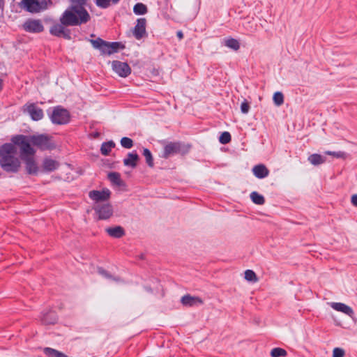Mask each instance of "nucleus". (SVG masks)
I'll use <instances>...</instances> for the list:
<instances>
[{"label": "nucleus", "instance_id": "f257e3e1", "mask_svg": "<svg viewBox=\"0 0 357 357\" xmlns=\"http://www.w3.org/2000/svg\"><path fill=\"white\" fill-rule=\"evenodd\" d=\"M11 142L4 143L0 146V167L7 173H17L21 168V161L15 155L17 146H22V143H28L38 147L40 151H52L56 145L53 137L47 134L33 135H15L10 139Z\"/></svg>", "mask_w": 357, "mask_h": 357}, {"label": "nucleus", "instance_id": "f03ea898", "mask_svg": "<svg viewBox=\"0 0 357 357\" xmlns=\"http://www.w3.org/2000/svg\"><path fill=\"white\" fill-rule=\"evenodd\" d=\"M91 20L86 7L69 6L61 15L59 20L64 26H80Z\"/></svg>", "mask_w": 357, "mask_h": 357}, {"label": "nucleus", "instance_id": "7ed1b4c3", "mask_svg": "<svg viewBox=\"0 0 357 357\" xmlns=\"http://www.w3.org/2000/svg\"><path fill=\"white\" fill-rule=\"evenodd\" d=\"M20 149V158L25 165L26 173L29 175L37 176L40 172V167L35 159L36 150L30 146L28 143H22Z\"/></svg>", "mask_w": 357, "mask_h": 357}, {"label": "nucleus", "instance_id": "20e7f679", "mask_svg": "<svg viewBox=\"0 0 357 357\" xmlns=\"http://www.w3.org/2000/svg\"><path fill=\"white\" fill-rule=\"evenodd\" d=\"M163 146V151L161 157L167 159L169 157L179 154L182 156L187 155L192 149V144H185L181 141L167 142L165 139L160 141Z\"/></svg>", "mask_w": 357, "mask_h": 357}, {"label": "nucleus", "instance_id": "39448f33", "mask_svg": "<svg viewBox=\"0 0 357 357\" xmlns=\"http://www.w3.org/2000/svg\"><path fill=\"white\" fill-rule=\"evenodd\" d=\"M90 42L93 47L95 49L98 50L102 55H110L126 48V45L121 42H109L102 39L101 38L91 39L90 40Z\"/></svg>", "mask_w": 357, "mask_h": 357}, {"label": "nucleus", "instance_id": "423d86ee", "mask_svg": "<svg viewBox=\"0 0 357 357\" xmlns=\"http://www.w3.org/2000/svg\"><path fill=\"white\" fill-rule=\"evenodd\" d=\"M46 112L50 121L54 125H66L70 121V112L61 105L50 107Z\"/></svg>", "mask_w": 357, "mask_h": 357}, {"label": "nucleus", "instance_id": "0eeeda50", "mask_svg": "<svg viewBox=\"0 0 357 357\" xmlns=\"http://www.w3.org/2000/svg\"><path fill=\"white\" fill-rule=\"evenodd\" d=\"M95 213L98 215V220H107L113 215V207L111 204H103L93 207Z\"/></svg>", "mask_w": 357, "mask_h": 357}, {"label": "nucleus", "instance_id": "6e6552de", "mask_svg": "<svg viewBox=\"0 0 357 357\" xmlns=\"http://www.w3.org/2000/svg\"><path fill=\"white\" fill-rule=\"evenodd\" d=\"M112 70L121 77H127L131 74V68L126 62L113 61L112 62Z\"/></svg>", "mask_w": 357, "mask_h": 357}, {"label": "nucleus", "instance_id": "1a4fd4ad", "mask_svg": "<svg viewBox=\"0 0 357 357\" xmlns=\"http://www.w3.org/2000/svg\"><path fill=\"white\" fill-rule=\"evenodd\" d=\"M22 26L29 33H38L44 31V26L40 20L28 19Z\"/></svg>", "mask_w": 357, "mask_h": 357}, {"label": "nucleus", "instance_id": "9d476101", "mask_svg": "<svg viewBox=\"0 0 357 357\" xmlns=\"http://www.w3.org/2000/svg\"><path fill=\"white\" fill-rule=\"evenodd\" d=\"M89 197L96 202H103L109 200L111 197V191L108 188L101 190H93L89 192Z\"/></svg>", "mask_w": 357, "mask_h": 357}, {"label": "nucleus", "instance_id": "9b49d317", "mask_svg": "<svg viewBox=\"0 0 357 357\" xmlns=\"http://www.w3.org/2000/svg\"><path fill=\"white\" fill-rule=\"evenodd\" d=\"M20 5L26 11L31 13H36L42 10H45V6H41L40 0L22 1Z\"/></svg>", "mask_w": 357, "mask_h": 357}, {"label": "nucleus", "instance_id": "f8f14e48", "mask_svg": "<svg viewBox=\"0 0 357 357\" xmlns=\"http://www.w3.org/2000/svg\"><path fill=\"white\" fill-rule=\"evenodd\" d=\"M146 18H139L137 20V24L133 29V36L137 40H140L142 38L147 36L146 31Z\"/></svg>", "mask_w": 357, "mask_h": 357}, {"label": "nucleus", "instance_id": "ddd939ff", "mask_svg": "<svg viewBox=\"0 0 357 357\" xmlns=\"http://www.w3.org/2000/svg\"><path fill=\"white\" fill-rule=\"evenodd\" d=\"M58 315L54 310H48L41 313L40 321L44 325H54L58 321Z\"/></svg>", "mask_w": 357, "mask_h": 357}, {"label": "nucleus", "instance_id": "4468645a", "mask_svg": "<svg viewBox=\"0 0 357 357\" xmlns=\"http://www.w3.org/2000/svg\"><path fill=\"white\" fill-rule=\"evenodd\" d=\"M26 111L29 114L31 119L34 121H40L44 116L43 109L36 107L35 103H31L29 105L27 106Z\"/></svg>", "mask_w": 357, "mask_h": 357}, {"label": "nucleus", "instance_id": "2eb2a0df", "mask_svg": "<svg viewBox=\"0 0 357 357\" xmlns=\"http://www.w3.org/2000/svg\"><path fill=\"white\" fill-rule=\"evenodd\" d=\"M59 167V162L51 158L46 157L43 161V171L45 172H52Z\"/></svg>", "mask_w": 357, "mask_h": 357}, {"label": "nucleus", "instance_id": "dca6fc26", "mask_svg": "<svg viewBox=\"0 0 357 357\" xmlns=\"http://www.w3.org/2000/svg\"><path fill=\"white\" fill-rule=\"evenodd\" d=\"M139 156L136 151L128 153L127 158L123 159V165L127 167L135 168L137 166Z\"/></svg>", "mask_w": 357, "mask_h": 357}, {"label": "nucleus", "instance_id": "f3484780", "mask_svg": "<svg viewBox=\"0 0 357 357\" xmlns=\"http://www.w3.org/2000/svg\"><path fill=\"white\" fill-rule=\"evenodd\" d=\"M181 303L185 306H194L197 304H202L203 301L198 296H192L190 294H186L182 296L181 299Z\"/></svg>", "mask_w": 357, "mask_h": 357}, {"label": "nucleus", "instance_id": "a211bd4d", "mask_svg": "<svg viewBox=\"0 0 357 357\" xmlns=\"http://www.w3.org/2000/svg\"><path fill=\"white\" fill-rule=\"evenodd\" d=\"M252 172L257 178L262 179L268 176L269 170L264 165L259 164L254 166Z\"/></svg>", "mask_w": 357, "mask_h": 357}, {"label": "nucleus", "instance_id": "6ab92c4d", "mask_svg": "<svg viewBox=\"0 0 357 357\" xmlns=\"http://www.w3.org/2000/svg\"><path fill=\"white\" fill-rule=\"evenodd\" d=\"M331 307L334 310L338 312H343L351 317L354 314L353 309L350 306L342 303H332Z\"/></svg>", "mask_w": 357, "mask_h": 357}, {"label": "nucleus", "instance_id": "aec40b11", "mask_svg": "<svg viewBox=\"0 0 357 357\" xmlns=\"http://www.w3.org/2000/svg\"><path fill=\"white\" fill-rule=\"evenodd\" d=\"M105 231L109 236L116 238H120L126 234L125 229L121 226L107 227Z\"/></svg>", "mask_w": 357, "mask_h": 357}, {"label": "nucleus", "instance_id": "412c9836", "mask_svg": "<svg viewBox=\"0 0 357 357\" xmlns=\"http://www.w3.org/2000/svg\"><path fill=\"white\" fill-rule=\"evenodd\" d=\"M75 340H79V344H78V347H79V354L82 356V357H87V356H84L83 355L84 352H86L91 357H92L93 353H92V351H91V347L86 345V340L88 339L84 340L81 337H76Z\"/></svg>", "mask_w": 357, "mask_h": 357}, {"label": "nucleus", "instance_id": "4be33fe9", "mask_svg": "<svg viewBox=\"0 0 357 357\" xmlns=\"http://www.w3.org/2000/svg\"><path fill=\"white\" fill-rule=\"evenodd\" d=\"M107 178L114 185L119 187L126 185L125 182L121 179V174L119 172H111L108 173Z\"/></svg>", "mask_w": 357, "mask_h": 357}, {"label": "nucleus", "instance_id": "5701e85b", "mask_svg": "<svg viewBox=\"0 0 357 357\" xmlns=\"http://www.w3.org/2000/svg\"><path fill=\"white\" fill-rule=\"evenodd\" d=\"M43 351L47 357H68L64 353L51 347H45Z\"/></svg>", "mask_w": 357, "mask_h": 357}, {"label": "nucleus", "instance_id": "b1692460", "mask_svg": "<svg viewBox=\"0 0 357 357\" xmlns=\"http://www.w3.org/2000/svg\"><path fill=\"white\" fill-rule=\"evenodd\" d=\"M309 162L313 165H319L326 162V157L318 153H313L308 157Z\"/></svg>", "mask_w": 357, "mask_h": 357}, {"label": "nucleus", "instance_id": "393cba45", "mask_svg": "<svg viewBox=\"0 0 357 357\" xmlns=\"http://www.w3.org/2000/svg\"><path fill=\"white\" fill-rule=\"evenodd\" d=\"M115 145V143L112 140L103 142L100 147L101 154L105 156L109 155L112 149L114 148Z\"/></svg>", "mask_w": 357, "mask_h": 357}, {"label": "nucleus", "instance_id": "a878e982", "mask_svg": "<svg viewBox=\"0 0 357 357\" xmlns=\"http://www.w3.org/2000/svg\"><path fill=\"white\" fill-rule=\"evenodd\" d=\"M97 271H98V274L101 275L102 277H104L107 279L112 280L117 282L122 281V279L121 278V277L113 276L110 273H109L107 271H106L102 267H98Z\"/></svg>", "mask_w": 357, "mask_h": 357}, {"label": "nucleus", "instance_id": "bb28decb", "mask_svg": "<svg viewBox=\"0 0 357 357\" xmlns=\"http://www.w3.org/2000/svg\"><path fill=\"white\" fill-rule=\"evenodd\" d=\"M251 201L257 205H263L265 203L264 197L257 191H253L250 195Z\"/></svg>", "mask_w": 357, "mask_h": 357}, {"label": "nucleus", "instance_id": "cd10ccee", "mask_svg": "<svg viewBox=\"0 0 357 357\" xmlns=\"http://www.w3.org/2000/svg\"><path fill=\"white\" fill-rule=\"evenodd\" d=\"M142 155L145 158L147 165L149 167L153 168L154 167V160L151 151L147 148H143Z\"/></svg>", "mask_w": 357, "mask_h": 357}, {"label": "nucleus", "instance_id": "c85d7f7f", "mask_svg": "<svg viewBox=\"0 0 357 357\" xmlns=\"http://www.w3.org/2000/svg\"><path fill=\"white\" fill-rule=\"evenodd\" d=\"M133 12L137 15H143L148 13V8L143 3H137L133 7Z\"/></svg>", "mask_w": 357, "mask_h": 357}, {"label": "nucleus", "instance_id": "c756f323", "mask_svg": "<svg viewBox=\"0 0 357 357\" xmlns=\"http://www.w3.org/2000/svg\"><path fill=\"white\" fill-rule=\"evenodd\" d=\"M63 26L64 25L61 22L60 24H55L52 25L50 29V34L56 37H61Z\"/></svg>", "mask_w": 357, "mask_h": 357}, {"label": "nucleus", "instance_id": "7c9ffc66", "mask_svg": "<svg viewBox=\"0 0 357 357\" xmlns=\"http://www.w3.org/2000/svg\"><path fill=\"white\" fill-rule=\"evenodd\" d=\"M225 45L235 51H237L240 49V43L238 40L229 38L225 40Z\"/></svg>", "mask_w": 357, "mask_h": 357}, {"label": "nucleus", "instance_id": "2f4dec72", "mask_svg": "<svg viewBox=\"0 0 357 357\" xmlns=\"http://www.w3.org/2000/svg\"><path fill=\"white\" fill-rule=\"evenodd\" d=\"M287 356V352L285 349L280 347L273 348L271 351V357H285Z\"/></svg>", "mask_w": 357, "mask_h": 357}, {"label": "nucleus", "instance_id": "473e14b6", "mask_svg": "<svg viewBox=\"0 0 357 357\" xmlns=\"http://www.w3.org/2000/svg\"><path fill=\"white\" fill-rule=\"evenodd\" d=\"M273 100L276 106H280L284 103V95L280 91H276L273 96Z\"/></svg>", "mask_w": 357, "mask_h": 357}, {"label": "nucleus", "instance_id": "72a5a7b5", "mask_svg": "<svg viewBox=\"0 0 357 357\" xmlns=\"http://www.w3.org/2000/svg\"><path fill=\"white\" fill-rule=\"evenodd\" d=\"M325 154L327 155H332L336 158H341L343 160H346L348 157V154L344 151H325Z\"/></svg>", "mask_w": 357, "mask_h": 357}, {"label": "nucleus", "instance_id": "f704fd0d", "mask_svg": "<svg viewBox=\"0 0 357 357\" xmlns=\"http://www.w3.org/2000/svg\"><path fill=\"white\" fill-rule=\"evenodd\" d=\"M245 279L248 282H255L258 280V278L255 272L252 270L248 269L245 271Z\"/></svg>", "mask_w": 357, "mask_h": 357}, {"label": "nucleus", "instance_id": "c9c22d12", "mask_svg": "<svg viewBox=\"0 0 357 357\" xmlns=\"http://www.w3.org/2000/svg\"><path fill=\"white\" fill-rule=\"evenodd\" d=\"M231 141V135L227 132H222L219 137V142L222 144H229Z\"/></svg>", "mask_w": 357, "mask_h": 357}, {"label": "nucleus", "instance_id": "e433bc0d", "mask_svg": "<svg viewBox=\"0 0 357 357\" xmlns=\"http://www.w3.org/2000/svg\"><path fill=\"white\" fill-rule=\"evenodd\" d=\"M120 143L122 147L128 149H131L134 145L133 140L128 137H122L121 139Z\"/></svg>", "mask_w": 357, "mask_h": 357}, {"label": "nucleus", "instance_id": "4c0bfd02", "mask_svg": "<svg viewBox=\"0 0 357 357\" xmlns=\"http://www.w3.org/2000/svg\"><path fill=\"white\" fill-rule=\"evenodd\" d=\"M70 6H76L79 7H89L91 8V4L87 3V0H69Z\"/></svg>", "mask_w": 357, "mask_h": 357}, {"label": "nucleus", "instance_id": "58836bf2", "mask_svg": "<svg viewBox=\"0 0 357 357\" xmlns=\"http://www.w3.org/2000/svg\"><path fill=\"white\" fill-rule=\"evenodd\" d=\"M111 0H95L96 5L100 8H107L110 6Z\"/></svg>", "mask_w": 357, "mask_h": 357}, {"label": "nucleus", "instance_id": "ea45409f", "mask_svg": "<svg viewBox=\"0 0 357 357\" xmlns=\"http://www.w3.org/2000/svg\"><path fill=\"white\" fill-rule=\"evenodd\" d=\"M241 112L246 114L249 112V110L250 109V103L246 100L244 99V100L241 104Z\"/></svg>", "mask_w": 357, "mask_h": 357}, {"label": "nucleus", "instance_id": "a19ab883", "mask_svg": "<svg viewBox=\"0 0 357 357\" xmlns=\"http://www.w3.org/2000/svg\"><path fill=\"white\" fill-rule=\"evenodd\" d=\"M345 356V351L343 349L340 347H335L333 351V357H344Z\"/></svg>", "mask_w": 357, "mask_h": 357}, {"label": "nucleus", "instance_id": "79ce46f5", "mask_svg": "<svg viewBox=\"0 0 357 357\" xmlns=\"http://www.w3.org/2000/svg\"><path fill=\"white\" fill-rule=\"evenodd\" d=\"M66 26H63V32L61 34V37L66 40H70L71 39V32L70 30L68 29L65 28Z\"/></svg>", "mask_w": 357, "mask_h": 357}, {"label": "nucleus", "instance_id": "37998d69", "mask_svg": "<svg viewBox=\"0 0 357 357\" xmlns=\"http://www.w3.org/2000/svg\"><path fill=\"white\" fill-rule=\"evenodd\" d=\"M351 202L354 206L357 207V194H354L351 196Z\"/></svg>", "mask_w": 357, "mask_h": 357}, {"label": "nucleus", "instance_id": "c03bdc74", "mask_svg": "<svg viewBox=\"0 0 357 357\" xmlns=\"http://www.w3.org/2000/svg\"><path fill=\"white\" fill-rule=\"evenodd\" d=\"M176 36L178 38V40H181L183 39L184 34H183V31L180 30L176 32Z\"/></svg>", "mask_w": 357, "mask_h": 357}, {"label": "nucleus", "instance_id": "a18cd8bd", "mask_svg": "<svg viewBox=\"0 0 357 357\" xmlns=\"http://www.w3.org/2000/svg\"><path fill=\"white\" fill-rule=\"evenodd\" d=\"M245 29L250 32V35H252L256 30V28H252V26H250V29H248L246 26H245Z\"/></svg>", "mask_w": 357, "mask_h": 357}, {"label": "nucleus", "instance_id": "49530a36", "mask_svg": "<svg viewBox=\"0 0 357 357\" xmlns=\"http://www.w3.org/2000/svg\"><path fill=\"white\" fill-rule=\"evenodd\" d=\"M40 3L41 6H45V9L47 8V1L46 0H43Z\"/></svg>", "mask_w": 357, "mask_h": 357}, {"label": "nucleus", "instance_id": "de8ad7c7", "mask_svg": "<svg viewBox=\"0 0 357 357\" xmlns=\"http://www.w3.org/2000/svg\"><path fill=\"white\" fill-rule=\"evenodd\" d=\"M3 88V79L0 78V91H2Z\"/></svg>", "mask_w": 357, "mask_h": 357}, {"label": "nucleus", "instance_id": "09e8293b", "mask_svg": "<svg viewBox=\"0 0 357 357\" xmlns=\"http://www.w3.org/2000/svg\"><path fill=\"white\" fill-rule=\"evenodd\" d=\"M5 0H0V9H3L4 7Z\"/></svg>", "mask_w": 357, "mask_h": 357}, {"label": "nucleus", "instance_id": "8fccbe9b", "mask_svg": "<svg viewBox=\"0 0 357 357\" xmlns=\"http://www.w3.org/2000/svg\"><path fill=\"white\" fill-rule=\"evenodd\" d=\"M144 288H145V289H146L147 291L151 292V293H152V292H153V290H152V289H151V287H146H146H144Z\"/></svg>", "mask_w": 357, "mask_h": 357}, {"label": "nucleus", "instance_id": "3c124183", "mask_svg": "<svg viewBox=\"0 0 357 357\" xmlns=\"http://www.w3.org/2000/svg\"><path fill=\"white\" fill-rule=\"evenodd\" d=\"M120 0H111V2L113 3V4H116L117 3H119Z\"/></svg>", "mask_w": 357, "mask_h": 357}, {"label": "nucleus", "instance_id": "603ef678", "mask_svg": "<svg viewBox=\"0 0 357 357\" xmlns=\"http://www.w3.org/2000/svg\"><path fill=\"white\" fill-rule=\"evenodd\" d=\"M47 1V3L52 4V0H46Z\"/></svg>", "mask_w": 357, "mask_h": 357}]
</instances>
